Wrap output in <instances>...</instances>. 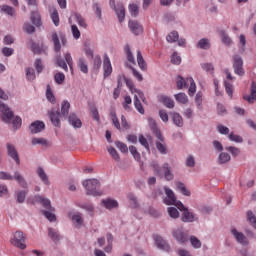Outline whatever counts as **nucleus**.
Wrapping results in <instances>:
<instances>
[{"label":"nucleus","mask_w":256,"mask_h":256,"mask_svg":"<svg viewBox=\"0 0 256 256\" xmlns=\"http://www.w3.org/2000/svg\"><path fill=\"white\" fill-rule=\"evenodd\" d=\"M28 203H32L33 205H35V203H41L44 209L48 210L42 211L44 217H46V219H48V221H50L51 223H53V221H57V217L55 216V214L52 213L53 211H55V208L51 206V200L43 196L36 195L33 200L29 199Z\"/></svg>","instance_id":"obj_1"},{"label":"nucleus","mask_w":256,"mask_h":256,"mask_svg":"<svg viewBox=\"0 0 256 256\" xmlns=\"http://www.w3.org/2000/svg\"><path fill=\"white\" fill-rule=\"evenodd\" d=\"M151 167L154 169V173L158 177H164L166 181H173L175 179V174H173V168L170 167L169 163H164L162 167H159L157 162H152Z\"/></svg>","instance_id":"obj_2"},{"label":"nucleus","mask_w":256,"mask_h":256,"mask_svg":"<svg viewBox=\"0 0 256 256\" xmlns=\"http://www.w3.org/2000/svg\"><path fill=\"white\" fill-rule=\"evenodd\" d=\"M82 185L85 187L87 195H93V197H101V195H103V192L99 190L101 183H99L97 179L85 180Z\"/></svg>","instance_id":"obj_3"},{"label":"nucleus","mask_w":256,"mask_h":256,"mask_svg":"<svg viewBox=\"0 0 256 256\" xmlns=\"http://www.w3.org/2000/svg\"><path fill=\"white\" fill-rule=\"evenodd\" d=\"M0 179L5 181H13V179H15V181H17L19 185L23 187V189H27V182L19 172H15L14 177L7 172H0Z\"/></svg>","instance_id":"obj_4"},{"label":"nucleus","mask_w":256,"mask_h":256,"mask_svg":"<svg viewBox=\"0 0 256 256\" xmlns=\"http://www.w3.org/2000/svg\"><path fill=\"white\" fill-rule=\"evenodd\" d=\"M176 207L179 211H183L181 219L184 223H193L195 221V215L192 212H189V209H187L181 201H178Z\"/></svg>","instance_id":"obj_5"},{"label":"nucleus","mask_w":256,"mask_h":256,"mask_svg":"<svg viewBox=\"0 0 256 256\" xmlns=\"http://www.w3.org/2000/svg\"><path fill=\"white\" fill-rule=\"evenodd\" d=\"M11 244L18 249H27V245L25 244V235L23 232L16 231L13 238L11 239Z\"/></svg>","instance_id":"obj_6"},{"label":"nucleus","mask_w":256,"mask_h":256,"mask_svg":"<svg viewBox=\"0 0 256 256\" xmlns=\"http://www.w3.org/2000/svg\"><path fill=\"white\" fill-rule=\"evenodd\" d=\"M110 6L114 7V11L118 17V21L123 23L125 21V6L119 2L115 5V0H110Z\"/></svg>","instance_id":"obj_7"},{"label":"nucleus","mask_w":256,"mask_h":256,"mask_svg":"<svg viewBox=\"0 0 256 256\" xmlns=\"http://www.w3.org/2000/svg\"><path fill=\"white\" fill-rule=\"evenodd\" d=\"M233 69L236 75L243 77L245 75V70L243 69V58L239 55L233 56Z\"/></svg>","instance_id":"obj_8"},{"label":"nucleus","mask_w":256,"mask_h":256,"mask_svg":"<svg viewBox=\"0 0 256 256\" xmlns=\"http://www.w3.org/2000/svg\"><path fill=\"white\" fill-rule=\"evenodd\" d=\"M0 111L2 113V121L4 123H11V119L14 117L13 111L7 105L3 104V102H0Z\"/></svg>","instance_id":"obj_9"},{"label":"nucleus","mask_w":256,"mask_h":256,"mask_svg":"<svg viewBox=\"0 0 256 256\" xmlns=\"http://www.w3.org/2000/svg\"><path fill=\"white\" fill-rule=\"evenodd\" d=\"M172 235L178 243H187V241H189V233L183 231V228L174 230Z\"/></svg>","instance_id":"obj_10"},{"label":"nucleus","mask_w":256,"mask_h":256,"mask_svg":"<svg viewBox=\"0 0 256 256\" xmlns=\"http://www.w3.org/2000/svg\"><path fill=\"white\" fill-rule=\"evenodd\" d=\"M164 191L166 193V199H164L165 205H175V207H177L179 201H177V197H175L173 190L164 187Z\"/></svg>","instance_id":"obj_11"},{"label":"nucleus","mask_w":256,"mask_h":256,"mask_svg":"<svg viewBox=\"0 0 256 256\" xmlns=\"http://www.w3.org/2000/svg\"><path fill=\"white\" fill-rule=\"evenodd\" d=\"M7 147V153L11 159H13L17 165H21V160L19 159V153L17 152V149H15V146L11 143L6 144Z\"/></svg>","instance_id":"obj_12"},{"label":"nucleus","mask_w":256,"mask_h":256,"mask_svg":"<svg viewBox=\"0 0 256 256\" xmlns=\"http://www.w3.org/2000/svg\"><path fill=\"white\" fill-rule=\"evenodd\" d=\"M231 234L236 239L237 243H240V245H249V239H247L245 234L242 232H239L237 229L233 228L231 230Z\"/></svg>","instance_id":"obj_13"},{"label":"nucleus","mask_w":256,"mask_h":256,"mask_svg":"<svg viewBox=\"0 0 256 256\" xmlns=\"http://www.w3.org/2000/svg\"><path fill=\"white\" fill-rule=\"evenodd\" d=\"M73 225L80 229V227H83V214L81 212H76L74 214L69 213L68 214Z\"/></svg>","instance_id":"obj_14"},{"label":"nucleus","mask_w":256,"mask_h":256,"mask_svg":"<svg viewBox=\"0 0 256 256\" xmlns=\"http://www.w3.org/2000/svg\"><path fill=\"white\" fill-rule=\"evenodd\" d=\"M29 129L33 135H35L37 133H41V131L45 130V123L43 121L37 120L30 124Z\"/></svg>","instance_id":"obj_15"},{"label":"nucleus","mask_w":256,"mask_h":256,"mask_svg":"<svg viewBox=\"0 0 256 256\" xmlns=\"http://www.w3.org/2000/svg\"><path fill=\"white\" fill-rule=\"evenodd\" d=\"M128 27L134 35H141V33H143V26L135 20L129 21Z\"/></svg>","instance_id":"obj_16"},{"label":"nucleus","mask_w":256,"mask_h":256,"mask_svg":"<svg viewBox=\"0 0 256 256\" xmlns=\"http://www.w3.org/2000/svg\"><path fill=\"white\" fill-rule=\"evenodd\" d=\"M103 71H104V79H107V77H109L113 73V66H111V60L107 55L104 57Z\"/></svg>","instance_id":"obj_17"},{"label":"nucleus","mask_w":256,"mask_h":256,"mask_svg":"<svg viewBox=\"0 0 256 256\" xmlns=\"http://www.w3.org/2000/svg\"><path fill=\"white\" fill-rule=\"evenodd\" d=\"M243 99H244V101H247L250 104L255 103V101H256V83H255V81H253L251 83L250 95H244Z\"/></svg>","instance_id":"obj_18"},{"label":"nucleus","mask_w":256,"mask_h":256,"mask_svg":"<svg viewBox=\"0 0 256 256\" xmlns=\"http://www.w3.org/2000/svg\"><path fill=\"white\" fill-rule=\"evenodd\" d=\"M148 123L151 131L156 135L157 139L159 141H163V135L161 134V131H159V128H157V122L153 118H148Z\"/></svg>","instance_id":"obj_19"},{"label":"nucleus","mask_w":256,"mask_h":256,"mask_svg":"<svg viewBox=\"0 0 256 256\" xmlns=\"http://www.w3.org/2000/svg\"><path fill=\"white\" fill-rule=\"evenodd\" d=\"M49 117L55 127H61V113L59 111L52 110Z\"/></svg>","instance_id":"obj_20"},{"label":"nucleus","mask_w":256,"mask_h":256,"mask_svg":"<svg viewBox=\"0 0 256 256\" xmlns=\"http://www.w3.org/2000/svg\"><path fill=\"white\" fill-rule=\"evenodd\" d=\"M101 203L103 207H105V209H109V210L117 209V207H119V202L111 198L103 199Z\"/></svg>","instance_id":"obj_21"},{"label":"nucleus","mask_w":256,"mask_h":256,"mask_svg":"<svg viewBox=\"0 0 256 256\" xmlns=\"http://www.w3.org/2000/svg\"><path fill=\"white\" fill-rule=\"evenodd\" d=\"M68 121L70 125H72V127H74L75 129H81L83 125V123L81 122V119H79L77 115H75V113H71L69 115Z\"/></svg>","instance_id":"obj_22"},{"label":"nucleus","mask_w":256,"mask_h":256,"mask_svg":"<svg viewBox=\"0 0 256 256\" xmlns=\"http://www.w3.org/2000/svg\"><path fill=\"white\" fill-rule=\"evenodd\" d=\"M155 243L158 247V249H162V251H169L170 247L169 244L161 236H155L154 237Z\"/></svg>","instance_id":"obj_23"},{"label":"nucleus","mask_w":256,"mask_h":256,"mask_svg":"<svg viewBox=\"0 0 256 256\" xmlns=\"http://www.w3.org/2000/svg\"><path fill=\"white\" fill-rule=\"evenodd\" d=\"M159 101L168 109H173V107H175V102L169 96L161 95L159 96Z\"/></svg>","instance_id":"obj_24"},{"label":"nucleus","mask_w":256,"mask_h":256,"mask_svg":"<svg viewBox=\"0 0 256 256\" xmlns=\"http://www.w3.org/2000/svg\"><path fill=\"white\" fill-rule=\"evenodd\" d=\"M187 83L189 86L188 95H190V97H193V95H195L197 91V85L195 84V80H193L192 77H189L187 78Z\"/></svg>","instance_id":"obj_25"},{"label":"nucleus","mask_w":256,"mask_h":256,"mask_svg":"<svg viewBox=\"0 0 256 256\" xmlns=\"http://www.w3.org/2000/svg\"><path fill=\"white\" fill-rule=\"evenodd\" d=\"M137 63L142 71H147V62H145L143 54L139 50L137 51Z\"/></svg>","instance_id":"obj_26"},{"label":"nucleus","mask_w":256,"mask_h":256,"mask_svg":"<svg viewBox=\"0 0 256 256\" xmlns=\"http://www.w3.org/2000/svg\"><path fill=\"white\" fill-rule=\"evenodd\" d=\"M134 107L141 115H145V108H143V104H141V100L137 94L134 95Z\"/></svg>","instance_id":"obj_27"},{"label":"nucleus","mask_w":256,"mask_h":256,"mask_svg":"<svg viewBox=\"0 0 256 256\" xmlns=\"http://www.w3.org/2000/svg\"><path fill=\"white\" fill-rule=\"evenodd\" d=\"M50 17L55 27H59L60 20H59V12L57 11V9L55 8L50 9Z\"/></svg>","instance_id":"obj_28"},{"label":"nucleus","mask_w":256,"mask_h":256,"mask_svg":"<svg viewBox=\"0 0 256 256\" xmlns=\"http://www.w3.org/2000/svg\"><path fill=\"white\" fill-rule=\"evenodd\" d=\"M52 41L54 43V51L59 53V51H61V42L59 41V35H57V32L52 33Z\"/></svg>","instance_id":"obj_29"},{"label":"nucleus","mask_w":256,"mask_h":256,"mask_svg":"<svg viewBox=\"0 0 256 256\" xmlns=\"http://www.w3.org/2000/svg\"><path fill=\"white\" fill-rule=\"evenodd\" d=\"M31 144L32 145H41L42 147H48L49 146V142L45 139V138H37L34 137L31 140Z\"/></svg>","instance_id":"obj_30"},{"label":"nucleus","mask_w":256,"mask_h":256,"mask_svg":"<svg viewBox=\"0 0 256 256\" xmlns=\"http://www.w3.org/2000/svg\"><path fill=\"white\" fill-rule=\"evenodd\" d=\"M77 65L82 73H89V67L87 66L85 58H79L77 61Z\"/></svg>","instance_id":"obj_31"},{"label":"nucleus","mask_w":256,"mask_h":256,"mask_svg":"<svg viewBox=\"0 0 256 256\" xmlns=\"http://www.w3.org/2000/svg\"><path fill=\"white\" fill-rule=\"evenodd\" d=\"M74 19L80 27H83V29H87V22L85 21V18H83V16L81 14L75 13Z\"/></svg>","instance_id":"obj_32"},{"label":"nucleus","mask_w":256,"mask_h":256,"mask_svg":"<svg viewBox=\"0 0 256 256\" xmlns=\"http://www.w3.org/2000/svg\"><path fill=\"white\" fill-rule=\"evenodd\" d=\"M37 175L43 181L44 185H49V177H47V174L45 173V170L43 168H38L37 169Z\"/></svg>","instance_id":"obj_33"},{"label":"nucleus","mask_w":256,"mask_h":256,"mask_svg":"<svg viewBox=\"0 0 256 256\" xmlns=\"http://www.w3.org/2000/svg\"><path fill=\"white\" fill-rule=\"evenodd\" d=\"M31 21L36 27H41V15H39V12L31 13Z\"/></svg>","instance_id":"obj_34"},{"label":"nucleus","mask_w":256,"mask_h":256,"mask_svg":"<svg viewBox=\"0 0 256 256\" xmlns=\"http://www.w3.org/2000/svg\"><path fill=\"white\" fill-rule=\"evenodd\" d=\"M177 89H183V87H189V82H187V78H183L182 76H177L176 78Z\"/></svg>","instance_id":"obj_35"},{"label":"nucleus","mask_w":256,"mask_h":256,"mask_svg":"<svg viewBox=\"0 0 256 256\" xmlns=\"http://www.w3.org/2000/svg\"><path fill=\"white\" fill-rule=\"evenodd\" d=\"M0 11H2V13H6V15H10V17H13V15H15V8L9 5L0 6Z\"/></svg>","instance_id":"obj_36"},{"label":"nucleus","mask_w":256,"mask_h":256,"mask_svg":"<svg viewBox=\"0 0 256 256\" xmlns=\"http://www.w3.org/2000/svg\"><path fill=\"white\" fill-rule=\"evenodd\" d=\"M71 108V104L69 101L64 100L62 102V107H61V114L63 117H67L69 115V109Z\"/></svg>","instance_id":"obj_37"},{"label":"nucleus","mask_w":256,"mask_h":256,"mask_svg":"<svg viewBox=\"0 0 256 256\" xmlns=\"http://www.w3.org/2000/svg\"><path fill=\"white\" fill-rule=\"evenodd\" d=\"M245 45H247V38L245 37V35L241 34L239 36V51L240 53H245Z\"/></svg>","instance_id":"obj_38"},{"label":"nucleus","mask_w":256,"mask_h":256,"mask_svg":"<svg viewBox=\"0 0 256 256\" xmlns=\"http://www.w3.org/2000/svg\"><path fill=\"white\" fill-rule=\"evenodd\" d=\"M110 116L114 127L117 128L118 131H121V123L119 122V118H117V113H115V111H112L110 113Z\"/></svg>","instance_id":"obj_39"},{"label":"nucleus","mask_w":256,"mask_h":256,"mask_svg":"<svg viewBox=\"0 0 256 256\" xmlns=\"http://www.w3.org/2000/svg\"><path fill=\"white\" fill-rule=\"evenodd\" d=\"M166 41H168V43H175V41H179V32L172 31L167 35Z\"/></svg>","instance_id":"obj_40"},{"label":"nucleus","mask_w":256,"mask_h":256,"mask_svg":"<svg viewBox=\"0 0 256 256\" xmlns=\"http://www.w3.org/2000/svg\"><path fill=\"white\" fill-rule=\"evenodd\" d=\"M172 121L177 127H181L183 125V117H181L179 113L172 114Z\"/></svg>","instance_id":"obj_41"},{"label":"nucleus","mask_w":256,"mask_h":256,"mask_svg":"<svg viewBox=\"0 0 256 256\" xmlns=\"http://www.w3.org/2000/svg\"><path fill=\"white\" fill-rule=\"evenodd\" d=\"M176 101H178V103H182L183 105H185V103H187V101H189V98L187 97V94L185 93H178L176 95H174Z\"/></svg>","instance_id":"obj_42"},{"label":"nucleus","mask_w":256,"mask_h":256,"mask_svg":"<svg viewBox=\"0 0 256 256\" xmlns=\"http://www.w3.org/2000/svg\"><path fill=\"white\" fill-rule=\"evenodd\" d=\"M127 198L128 201H130V207L133 209H137V207H139V202L137 201V197H135V195L130 193L128 194Z\"/></svg>","instance_id":"obj_43"},{"label":"nucleus","mask_w":256,"mask_h":256,"mask_svg":"<svg viewBox=\"0 0 256 256\" xmlns=\"http://www.w3.org/2000/svg\"><path fill=\"white\" fill-rule=\"evenodd\" d=\"M107 151L111 155L112 159H114V161H119L121 159L119 157V153L117 152V150L113 146H109L107 148Z\"/></svg>","instance_id":"obj_44"},{"label":"nucleus","mask_w":256,"mask_h":256,"mask_svg":"<svg viewBox=\"0 0 256 256\" xmlns=\"http://www.w3.org/2000/svg\"><path fill=\"white\" fill-rule=\"evenodd\" d=\"M27 197V191L21 190L16 193L17 203H25Z\"/></svg>","instance_id":"obj_45"},{"label":"nucleus","mask_w":256,"mask_h":256,"mask_svg":"<svg viewBox=\"0 0 256 256\" xmlns=\"http://www.w3.org/2000/svg\"><path fill=\"white\" fill-rule=\"evenodd\" d=\"M54 81L57 85H63L65 82V74L63 72H58L54 75Z\"/></svg>","instance_id":"obj_46"},{"label":"nucleus","mask_w":256,"mask_h":256,"mask_svg":"<svg viewBox=\"0 0 256 256\" xmlns=\"http://www.w3.org/2000/svg\"><path fill=\"white\" fill-rule=\"evenodd\" d=\"M228 161H231V156L225 152L220 153L218 163L223 165V163H228Z\"/></svg>","instance_id":"obj_47"},{"label":"nucleus","mask_w":256,"mask_h":256,"mask_svg":"<svg viewBox=\"0 0 256 256\" xmlns=\"http://www.w3.org/2000/svg\"><path fill=\"white\" fill-rule=\"evenodd\" d=\"M167 211H168L169 217H171L172 219H179V210H177V208L168 207Z\"/></svg>","instance_id":"obj_48"},{"label":"nucleus","mask_w":256,"mask_h":256,"mask_svg":"<svg viewBox=\"0 0 256 256\" xmlns=\"http://www.w3.org/2000/svg\"><path fill=\"white\" fill-rule=\"evenodd\" d=\"M197 47H199V49H209L211 47V44L209 43V39L202 38L198 42Z\"/></svg>","instance_id":"obj_49"},{"label":"nucleus","mask_w":256,"mask_h":256,"mask_svg":"<svg viewBox=\"0 0 256 256\" xmlns=\"http://www.w3.org/2000/svg\"><path fill=\"white\" fill-rule=\"evenodd\" d=\"M46 98L50 103H55V94H53V91L51 90V86H47L46 89Z\"/></svg>","instance_id":"obj_50"},{"label":"nucleus","mask_w":256,"mask_h":256,"mask_svg":"<svg viewBox=\"0 0 256 256\" xmlns=\"http://www.w3.org/2000/svg\"><path fill=\"white\" fill-rule=\"evenodd\" d=\"M124 49L129 63L135 65V57H133V53H131V48L129 47V45H126Z\"/></svg>","instance_id":"obj_51"},{"label":"nucleus","mask_w":256,"mask_h":256,"mask_svg":"<svg viewBox=\"0 0 256 256\" xmlns=\"http://www.w3.org/2000/svg\"><path fill=\"white\" fill-rule=\"evenodd\" d=\"M129 151H130L131 155H133L135 161H141V154L137 151V147L130 146Z\"/></svg>","instance_id":"obj_52"},{"label":"nucleus","mask_w":256,"mask_h":256,"mask_svg":"<svg viewBox=\"0 0 256 256\" xmlns=\"http://www.w3.org/2000/svg\"><path fill=\"white\" fill-rule=\"evenodd\" d=\"M190 243L194 249H201V240L195 236L190 237Z\"/></svg>","instance_id":"obj_53"},{"label":"nucleus","mask_w":256,"mask_h":256,"mask_svg":"<svg viewBox=\"0 0 256 256\" xmlns=\"http://www.w3.org/2000/svg\"><path fill=\"white\" fill-rule=\"evenodd\" d=\"M35 78H36V76H35V69L27 68L26 69V79L28 81H35Z\"/></svg>","instance_id":"obj_54"},{"label":"nucleus","mask_w":256,"mask_h":256,"mask_svg":"<svg viewBox=\"0 0 256 256\" xmlns=\"http://www.w3.org/2000/svg\"><path fill=\"white\" fill-rule=\"evenodd\" d=\"M220 37L224 45H231V43H233L229 35H227V33H225L224 31L220 32Z\"/></svg>","instance_id":"obj_55"},{"label":"nucleus","mask_w":256,"mask_h":256,"mask_svg":"<svg viewBox=\"0 0 256 256\" xmlns=\"http://www.w3.org/2000/svg\"><path fill=\"white\" fill-rule=\"evenodd\" d=\"M247 219H248L249 223L252 225V227H254V229H256V217L252 211L247 212Z\"/></svg>","instance_id":"obj_56"},{"label":"nucleus","mask_w":256,"mask_h":256,"mask_svg":"<svg viewBox=\"0 0 256 256\" xmlns=\"http://www.w3.org/2000/svg\"><path fill=\"white\" fill-rule=\"evenodd\" d=\"M129 11L132 17H137V15H139V6H137V4H130Z\"/></svg>","instance_id":"obj_57"},{"label":"nucleus","mask_w":256,"mask_h":256,"mask_svg":"<svg viewBox=\"0 0 256 256\" xmlns=\"http://www.w3.org/2000/svg\"><path fill=\"white\" fill-rule=\"evenodd\" d=\"M56 65H58V67H60L61 69H63L66 72L69 71V67H67V62H65V60H63V58H57Z\"/></svg>","instance_id":"obj_58"},{"label":"nucleus","mask_w":256,"mask_h":256,"mask_svg":"<svg viewBox=\"0 0 256 256\" xmlns=\"http://www.w3.org/2000/svg\"><path fill=\"white\" fill-rule=\"evenodd\" d=\"M131 103H133V100L131 99V96H125L124 97V102L122 104L125 111H130L131 110V108L129 107V105H131Z\"/></svg>","instance_id":"obj_59"},{"label":"nucleus","mask_w":256,"mask_h":256,"mask_svg":"<svg viewBox=\"0 0 256 256\" xmlns=\"http://www.w3.org/2000/svg\"><path fill=\"white\" fill-rule=\"evenodd\" d=\"M48 235L53 239V241H59V232L53 228L48 229Z\"/></svg>","instance_id":"obj_60"},{"label":"nucleus","mask_w":256,"mask_h":256,"mask_svg":"<svg viewBox=\"0 0 256 256\" xmlns=\"http://www.w3.org/2000/svg\"><path fill=\"white\" fill-rule=\"evenodd\" d=\"M156 148L161 155H167V146L161 142H156Z\"/></svg>","instance_id":"obj_61"},{"label":"nucleus","mask_w":256,"mask_h":256,"mask_svg":"<svg viewBox=\"0 0 256 256\" xmlns=\"http://www.w3.org/2000/svg\"><path fill=\"white\" fill-rule=\"evenodd\" d=\"M228 138L230 139V141H234V143H243V137L234 134V133H230L228 135Z\"/></svg>","instance_id":"obj_62"},{"label":"nucleus","mask_w":256,"mask_h":256,"mask_svg":"<svg viewBox=\"0 0 256 256\" xmlns=\"http://www.w3.org/2000/svg\"><path fill=\"white\" fill-rule=\"evenodd\" d=\"M171 63H173V65H181V56H179L177 52L172 54Z\"/></svg>","instance_id":"obj_63"},{"label":"nucleus","mask_w":256,"mask_h":256,"mask_svg":"<svg viewBox=\"0 0 256 256\" xmlns=\"http://www.w3.org/2000/svg\"><path fill=\"white\" fill-rule=\"evenodd\" d=\"M139 143L142 145V147L146 148V151H150L149 142L147 141V138H145V136H139Z\"/></svg>","instance_id":"obj_64"}]
</instances>
